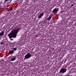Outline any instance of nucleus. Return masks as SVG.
<instances>
[{
	"label": "nucleus",
	"mask_w": 76,
	"mask_h": 76,
	"mask_svg": "<svg viewBox=\"0 0 76 76\" xmlns=\"http://www.w3.org/2000/svg\"><path fill=\"white\" fill-rule=\"evenodd\" d=\"M31 57V55L30 53H28L26 55L24 56V60H26V59H28L29 58Z\"/></svg>",
	"instance_id": "obj_2"
},
{
	"label": "nucleus",
	"mask_w": 76,
	"mask_h": 76,
	"mask_svg": "<svg viewBox=\"0 0 76 76\" xmlns=\"http://www.w3.org/2000/svg\"><path fill=\"white\" fill-rule=\"evenodd\" d=\"M59 10V8H55L53 10L52 12L53 13H56Z\"/></svg>",
	"instance_id": "obj_4"
},
{
	"label": "nucleus",
	"mask_w": 76,
	"mask_h": 76,
	"mask_svg": "<svg viewBox=\"0 0 76 76\" xmlns=\"http://www.w3.org/2000/svg\"><path fill=\"white\" fill-rule=\"evenodd\" d=\"M10 0H5V1H10ZM12 0H11V1H10V2H11V1H12Z\"/></svg>",
	"instance_id": "obj_15"
},
{
	"label": "nucleus",
	"mask_w": 76,
	"mask_h": 76,
	"mask_svg": "<svg viewBox=\"0 0 76 76\" xmlns=\"http://www.w3.org/2000/svg\"><path fill=\"white\" fill-rule=\"evenodd\" d=\"M12 10H13V8L12 7H11L10 9V11H12Z\"/></svg>",
	"instance_id": "obj_14"
},
{
	"label": "nucleus",
	"mask_w": 76,
	"mask_h": 76,
	"mask_svg": "<svg viewBox=\"0 0 76 76\" xmlns=\"http://www.w3.org/2000/svg\"><path fill=\"white\" fill-rule=\"evenodd\" d=\"M74 6V5H73V4H72L71 5L72 7H73V6Z\"/></svg>",
	"instance_id": "obj_18"
},
{
	"label": "nucleus",
	"mask_w": 76,
	"mask_h": 76,
	"mask_svg": "<svg viewBox=\"0 0 76 76\" xmlns=\"http://www.w3.org/2000/svg\"><path fill=\"white\" fill-rule=\"evenodd\" d=\"M0 44H1V45H3L4 43H3V42H1Z\"/></svg>",
	"instance_id": "obj_13"
},
{
	"label": "nucleus",
	"mask_w": 76,
	"mask_h": 76,
	"mask_svg": "<svg viewBox=\"0 0 76 76\" xmlns=\"http://www.w3.org/2000/svg\"><path fill=\"white\" fill-rule=\"evenodd\" d=\"M67 71V69L66 68H62L60 69V72L61 73H66Z\"/></svg>",
	"instance_id": "obj_3"
},
{
	"label": "nucleus",
	"mask_w": 76,
	"mask_h": 76,
	"mask_svg": "<svg viewBox=\"0 0 76 76\" xmlns=\"http://www.w3.org/2000/svg\"><path fill=\"white\" fill-rule=\"evenodd\" d=\"M4 31H2V32L0 33V37H1V36H3V35H4Z\"/></svg>",
	"instance_id": "obj_8"
},
{
	"label": "nucleus",
	"mask_w": 76,
	"mask_h": 76,
	"mask_svg": "<svg viewBox=\"0 0 76 76\" xmlns=\"http://www.w3.org/2000/svg\"><path fill=\"white\" fill-rule=\"evenodd\" d=\"M20 30V28H18L15 30H12L11 32L8 34V36L10 39V41H13V39H11L12 38H16L18 33Z\"/></svg>",
	"instance_id": "obj_1"
},
{
	"label": "nucleus",
	"mask_w": 76,
	"mask_h": 76,
	"mask_svg": "<svg viewBox=\"0 0 76 76\" xmlns=\"http://www.w3.org/2000/svg\"><path fill=\"white\" fill-rule=\"evenodd\" d=\"M44 12L40 14L38 17L37 18V19H41V18H42V16H44Z\"/></svg>",
	"instance_id": "obj_5"
},
{
	"label": "nucleus",
	"mask_w": 76,
	"mask_h": 76,
	"mask_svg": "<svg viewBox=\"0 0 76 76\" xmlns=\"http://www.w3.org/2000/svg\"><path fill=\"white\" fill-rule=\"evenodd\" d=\"M11 44L12 45H13L14 46H15V45L16 44V42H14L11 43Z\"/></svg>",
	"instance_id": "obj_10"
},
{
	"label": "nucleus",
	"mask_w": 76,
	"mask_h": 76,
	"mask_svg": "<svg viewBox=\"0 0 76 76\" xmlns=\"http://www.w3.org/2000/svg\"><path fill=\"white\" fill-rule=\"evenodd\" d=\"M67 59H65V61H64V63H65V62H66V61H67Z\"/></svg>",
	"instance_id": "obj_16"
},
{
	"label": "nucleus",
	"mask_w": 76,
	"mask_h": 76,
	"mask_svg": "<svg viewBox=\"0 0 76 76\" xmlns=\"http://www.w3.org/2000/svg\"><path fill=\"white\" fill-rule=\"evenodd\" d=\"M43 22L44 23H47V20H44Z\"/></svg>",
	"instance_id": "obj_11"
},
{
	"label": "nucleus",
	"mask_w": 76,
	"mask_h": 76,
	"mask_svg": "<svg viewBox=\"0 0 76 76\" xmlns=\"http://www.w3.org/2000/svg\"><path fill=\"white\" fill-rule=\"evenodd\" d=\"M9 54H13V53H14V51L13 50H12L9 52Z\"/></svg>",
	"instance_id": "obj_9"
},
{
	"label": "nucleus",
	"mask_w": 76,
	"mask_h": 76,
	"mask_svg": "<svg viewBox=\"0 0 76 76\" xmlns=\"http://www.w3.org/2000/svg\"><path fill=\"white\" fill-rule=\"evenodd\" d=\"M13 50L14 51H16V50H17V48H14L13 50Z\"/></svg>",
	"instance_id": "obj_12"
},
{
	"label": "nucleus",
	"mask_w": 76,
	"mask_h": 76,
	"mask_svg": "<svg viewBox=\"0 0 76 76\" xmlns=\"http://www.w3.org/2000/svg\"><path fill=\"white\" fill-rule=\"evenodd\" d=\"M9 58L10 60V61H15V60H16V57H14L13 56H10L9 57Z\"/></svg>",
	"instance_id": "obj_6"
},
{
	"label": "nucleus",
	"mask_w": 76,
	"mask_h": 76,
	"mask_svg": "<svg viewBox=\"0 0 76 76\" xmlns=\"http://www.w3.org/2000/svg\"><path fill=\"white\" fill-rule=\"evenodd\" d=\"M53 50H54V48H53Z\"/></svg>",
	"instance_id": "obj_19"
},
{
	"label": "nucleus",
	"mask_w": 76,
	"mask_h": 76,
	"mask_svg": "<svg viewBox=\"0 0 76 76\" xmlns=\"http://www.w3.org/2000/svg\"><path fill=\"white\" fill-rule=\"evenodd\" d=\"M52 18V15H50L48 18L46 19V20H48V21H50L51 19Z\"/></svg>",
	"instance_id": "obj_7"
},
{
	"label": "nucleus",
	"mask_w": 76,
	"mask_h": 76,
	"mask_svg": "<svg viewBox=\"0 0 76 76\" xmlns=\"http://www.w3.org/2000/svg\"><path fill=\"white\" fill-rule=\"evenodd\" d=\"M61 12L62 14H63V11H61Z\"/></svg>",
	"instance_id": "obj_17"
}]
</instances>
